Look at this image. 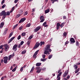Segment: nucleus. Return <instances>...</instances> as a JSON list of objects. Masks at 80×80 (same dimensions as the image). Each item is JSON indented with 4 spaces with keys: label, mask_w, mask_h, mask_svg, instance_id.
<instances>
[{
    "label": "nucleus",
    "mask_w": 80,
    "mask_h": 80,
    "mask_svg": "<svg viewBox=\"0 0 80 80\" xmlns=\"http://www.w3.org/2000/svg\"><path fill=\"white\" fill-rule=\"evenodd\" d=\"M6 12H5V11H3L0 13V16H3V17H2V18L3 20H4V18H5V17H7V15H10V12H9V11L7 12L6 14Z\"/></svg>",
    "instance_id": "1"
},
{
    "label": "nucleus",
    "mask_w": 80,
    "mask_h": 80,
    "mask_svg": "<svg viewBox=\"0 0 80 80\" xmlns=\"http://www.w3.org/2000/svg\"><path fill=\"white\" fill-rule=\"evenodd\" d=\"M50 45L48 44L47 45L45 48L46 50L44 52V54H45L46 55L48 54V53L49 52L48 50L50 49Z\"/></svg>",
    "instance_id": "2"
},
{
    "label": "nucleus",
    "mask_w": 80,
    "mask_h": 80,
    "mask_svg": "<svg viewBox=\"0 0 80 80\" xmlns=\"http://www.w3.org/2000/svg\"><path fill=\"white\" fill-rule=\"evenodd\" d=\"M36 70H37L36 73H39L41 72V70H42V71H45L46 70V68H44L40 69V67H37L36 68Z\"/></svg>",
    "instance_id": "3"
},
{
    "label": "nucleus",
    "mask_w": 80,
    "mask_h": 80,
    "mask_svg": "<svg viewBox=\"0 0 80 80\" xmlns=\"http://www.w3.org/2000/svg\"><path fill=\"white\" fill-rule=\"evenodd\" d=\"M3 47H5V48H4V50L5 52H7V51L9 50L10 46L9 45H8V44H5L3 45Z\"/></svg>",
    "instance_id": "4"
},
{
    "label": "nucleus",
    "mask_w": 80,
    "mask_h": 80,
    "mask_svg": "<svg viewBox=\"0 0 80 80\" xmlns=\"http://www.w3.org/2000/svg\"><path fill=\"white\" fill-rule=\"evenodd\" d=\"M69 72V70H68L66 71L65 72H64V74H63V77L64 78L66 77L67 75H68V72Z\"/></svg>",
    "instance_id": "5"
},
{
    "label": "nucleus",
    "mask_w": 80,
    "mask_h": 80,
    "mask_svg": "<svg viewBox=\"0 0 80 80\" xmlns=\"http://www.w3.org/2000/svg\"><path fill=\"white\" fill-rule=\"evenodd\" d=\"M3 59H4V63H7V62L8 61V57H3Z\"/></svg>",
    "instance_id": "6"
},
{
    "label": "nucleus",
    "mask_w": 80,
    "mask_h": 80,
    "mask_svg": "<svg viewBox=\"0 0 80 80\" xmlns=\"http://www.w3.org/2000/svg\"><path fill=\"white\" fill-rule=\"evenodd\" d=\"M17 47H18L17 44L14 45L12 48V50H14V52H16V51L17 50Z\"/></svg>",
    "instance_id": "7"
},
{
    "label": "nucleus",
    "mask_w": 80,
    "mask_h": 80,
    "mask_svg": "<svg viewBox=\"0 0 80 80\" xmlns=\"http://www.w3.org/2000/svg\"><path fill=\"white\" fill-rule=\"evenodd\" d=\"M41 26H39L36 27L35 29H34V32H37L38 30L41 28Z\"/></svg>",
    "instance_id": "8"
},
{
    "label": "nucleus",
    "mask_w": 80,
    "mask_h": 80,
    "mask_svg": "<svg viewBox=\"0 0 80 80\" xmlns=\"http://www.w3.org/2000/svg\"><path fill=\"white\" fill-rule=\"evenodd\" d=\"M40 44L38 42H36V44H35V46H34V47L33 48L34 49H35V48H37L39 47L40 46Z\"/></svg>",
    "instance_id": "9"
},
{
    "label": "nucleus",
    "mask_w": 80,
    "mask_h": 80,
    "mask_svg": "<svg viewBox=\"0 0 80 80\" xmlns=\"http://www.w3.org/2000/svg\"><path fill=\"white\" fill-rule=\"evenodd\" d=\"M26 20V18H21L19 22V23H21L23 22Z\"/></svg>",
    "instance_id": "10"
},
{
    "label": "nucleus",
    "mask_w": 80,
    "mask_h": 80,
    "mask_svg": "<svg viewBox=\"0 0 80 80\" xmlns=\"http://www.w3.org/2000/svg\"><path fill=\"white\" fill-rule=\"evenodd\" d=\"M70 42L72 43H75V39L73 38H71L70 39Z\"/></svg>",
    "instance_id": "11"
},
{
    "label": "nucleus",
    "mask_w": 80,
    "mask_h": 80,
    "mask_svg": "<svg viewBox=\"0 0 80 80\" xmlns=\"http://www.w3.org/2000/svg\"><path fill=\"white\" fill-rule=\"evenodd\" d=\"M4 26V22H2L1 23L0 25V28H2L3 27V26Z\"/></svg>",
    "instance_id": "12"
},
{
    "label": "nucleus",
    "mask_w": 80,
    "mask_h": 80,
    "mask_svg": "<svg viewBox=\"0 0 80 80\" xmlns=\"http://www.w3.org/2000/svg\"><path fill=\"white\" fill-rule=\"evenodd\" d=\"M40 46H42V45H43L45 44V42L43 41H41L40 42Z\"/></svg>",
    "instance_id": "13"
},
{
    "label": "nucleus",
    "mask_w": 80,
    "mask_h": 80,
    "mask_svg": "<svg viewBox=\"0 0 80 80\" xmlns=\"http://www.w3.org/2000/svg\"><path fill=\"white\" fill-rule=\"evenodd\" d=\"M41 64L42 63L40 62H38L36 64V66H37V67H39V66H40V65H41Z\"/></svg>",
    "instance_id": "14"
},
{
    "label": "nucleus",
    "mask_w": 80,
    "mask_h": 80,
    "mask_svg": "<svg viewBox=\"0 0 80 80\" xmlns=\"http://www.w3.org/2000/svg\"><path fill=\"white\" fill-rule=\"evenodd\" d=\"M31 25V23H28L27 24L26 26V27H30Z\"/></svg>",
    "instance_id": "15"
},
{
    "label": "nucleus",
    "mask_w": 80,
    "mask_h": 80,
    "mask_svg": "<svg viewBox=\"0 0 80 80\" xmlns=\"http://www.w3.org/2000/svg\"><path fill=\"white\" fill-rule=\"evenodd\" d=\"M50 10L49 9H48L46 10L45 12V13H48L49 12Z\"/></svg>",
    "instance_id": "16"
},
{
    "label": "nucleus",
    "mask_w": 80,
    "mask_h": 80,
    "mask_svg": "<svg viewBox=\"0 0 80 80\" xmlns=\"http://www.w3.org/2000/svg\"><path fill=\"white\" fill-rule=\"evenodd\" d=\"M65 24L64 22H62V23L61 24H60V27L61 28H62L63 26H64V24Z\"/></svg>",
    "instance_id": "17"
},
{
    "label": "nucleus",
    "mask_w": 80,
    "mask_h": 80,
    "mask_svg": "<svg viewBox=\"0 0 80 80\" xmlns=\"http://www.w3.org/2000/svg\"><path fill=\"white\" fill-rule=\"evenodd\" d=\"M61 75H62V72H60V73L58 74L57 76V78H58L60 77L61 76Z\"/></svg>",
    "instance_id": "18"
},
{
    "label": "nucleus",
    "mask_w": 80,
    "mask_h": 80,
    "mask_svg": "<svg viewBox=\"0 0 80 80\" xmlns=\"http://www.w3.org/2000/svg\"><path fill=\"white\" fill-rule=\"evenodd\" d=\"M80 70V68H78L77 70H76L75 71V73H78L79 71Z\"/></svg>",
    "instance_id": "19"
},
{
    "label": "nucleus",
    "mask_w": 80,
    "mask_h": 80,
    "mask_svg": "<svg viewBox=\"0 0 80 80\" xmlns=\"http://www.w3.org/2000/svg\"><path fill=\"white\" fill-rule=\"evenodd\" d=\"M23 12V10H22V9L20 10V11H19V14H22Z\"/></svg>",
    "instance_id": "20"
},
{
    "label": "nucleus",
    "mask_w": 80,
    "mask_h": 80,
    "mask_svg": "<svg viewBox=\"0 0 80 80\" xmlns=\"http://www.w3.org/2000/svg\"><path fill=\"white\" fill-rule=\"evenodd\" d=\"M58 0H51V2H52V3H54L55 2H57Z\"/></svg>",
    "instance_id": "21"
},
{
    "label": "nucleus",
    "mask_w": 80,
    "mask_h": 80,
    "mask_svg": "<svg viewBox=\"0 0 80 80\" xmlns=\"http://www.w3.org/2000/svg\"><path fill=\"white\" fill-rule=\"evenodd\" d=\"M34 66H33L30 71V73H32V72H33V70H34Z\"/></svg>",
    "instance_id": "22"
},
{
    "label": "nucleus",
    "mask_w": 80,
    "mask_h": 80,
    "mask_svg": "<svg viewBox=\"0 0 80 80\" xmlns=\"http://www.w3.org/2000/svg\"><path fill=\"white\" fill-rule=\"evenodd\" d=\"M12 55H10V56H8V60H10V59H11V58H12Z\"/></svg>",
    "instance_id": "23"
},
{
    "label": "nucleus",
    "mask_w": 80,
    "mask_h": 80,
    "mask_svg": "<svg viewBox=\"0 0 80 80\" xmlns=\"http://www.w3.org/2000/svg\"><path fill=\"white\" fill-rule=\"evenodd\" d=\"M73 67L75 68V70H77V69L78 68V66H77L76 65H74Z\"/></svg>",
    "instance_id": "24"
},
{
    "label": "nucleus",
    "mask_w": 80,
    "mask_h": 80,
    "mask_svg": "<svg viewBox=\"0 0 80 80\" xmlns=\"http://www.w3.org/2000/svg\"><path fill=\"white\" fill-rule=\"evenodd\" d=\"M32 38H33V36L31 35V36H30L29 37V38H28V40H31V39H32Z\"/></svg>",
    "instance_id": "25"
},
{
    "label": "nucleus",
    "mask_w": 80,
    "mask_h": 80,
    "mask_svg": "<svg viewBox=\"0 0 80 80\" xmlns=\"http://www.w3.org/2000/svg\"><path fill=\"white\" fill-rule=\"evenodd\" d=\"M46 60H47V58H42L41 59V60L42 62H45V61H46Z\"/></svg>",
    "instance_id": "26"
},
{
    "label": "nucleus",
    "mask_w": 80,
    "mask_h": 80,
    "mask_svg": "<svg viewBox=\"0 0 80 80\" xmlns=\"http://www.w3.org/2000/svg\"><path fill=\"white\" fill-rule=\"evenodd\" d=\"M76 45L77 47H78V46H79V43L78 42V41H76Z\"/></svg>",
    "instance_id": "27"
},
{
    "label": "nucleus",
    "mask_w": 80,
    "mask_h": 80,
    "mask_svg": "<svg viewBox=\"0 0 80 80\" xmlns=\"http://www.w3.org/2000/svg\"><path fill=\"white\" fill-rule=\"evenodd\" d=\"M13 35V33L12 32H11L10 34L9 35L8 37V38H10V37H12V36Z\"/></svg>",
    "instance_id": "28"
},
{
    "label": "nucleus",
    "mask_w": 80,
    "mask_h": 80,
    "mask_svg": "<svg viewBox=\"0 0 80 80\" xmlns=\"http://www.w3.org/2000/svg\"><path fill=\"white\" fill-rule=\"evenodd\" d=\"M44 20H45V19H44V18H43L41 20V21H40V22L41 23L43 22Z\"/></svg>",
    "instance_id": "29"
},
{
    "label": "nucleus",
    "mask_w": 80,
    "mask_h": 80,
    "mask_svg": "<svg viewBox=\"0 0 80 80\" xmlns=\"http://www.w3.org/2000/svg\"><path fill=\"white\" fill-rule=\"evenodd\" d=\"M57 24L56 27H60V24L59 22H58Z\"/></svg>",
    "instance_id": "30"
},
{
    "label": "nucleus",
    "mask_w": 80,
    "mask_h": 80,
    "mask_svg": "<svg viewBox=\"0 0 80 80\" xmlns=\"http://www.w3.org/2000/svg\"><path fill=\"white\" fill-rule=\"evenodd\" d=\"M29 40V41H28L27 43V44L28 45H30V40Z\"/></svg>",
    "instance_id": "31"
},
{
    "label": "nucleus",
    "mask_w": 80,
    "mask_h": 80,
    "mask_svg": "<svg viewBox=\"0 0 80 80\" xmlns=\"http://www.w3.org/2000/svg\"><path fill=\"white\" fill-rule=\"evenodd\" d=\"M63 36L64 37H67V33L64 32L63 33Z\"/></svg>",
    "instance_id": "32"
},
{
    "label": "nucleus",
    "mask_w": 80,
    "mask_h": 80,
    "mask_svg": "<svg viewBox=\"0 0 80 80\" xmlns=\"http://www.w3.org/2000/svg\"><path fill=\"white\" fill-rule=\"evenodd\" d=\"M42 18H44V17L43 16H41L40 18V20H42Z\"/></svg>",
    "instance_id": "33"
},
{
    "label": "nucleus",
    "mask_w": 80,
    "mask_h": 80,
    "mask_svg": "<svg viewBox=\"0 0 80 80\" xmlns=\"http://www.w3.org/2000/svg\"><path fill=\"white\" fill-rule=\"evenodd\" d=\"M20 38H21V35H19L18 36L17 39H18V40H20Z\"/></svg>",
    "instance_id": "34"
},
{
    "label": "nucleus",
    "mask_w": 80,
    "mask_h": 80,
    "mask_svg": "<svg viewBox=\"0 0 80 80\" xmlns=\"http://www.w3.org/2000/svg\"><path fill=\"white\" fill-rule=\"evenodd\" d=\"M18 26V24H16V25L14 26L13 27V29H15L16 27H17Z\"/></svg>",
    "instance_id": "35"
},
{
    "label": "nucleus",
    "mask_w": 80,
    "mask_h": 80,
    "mask_svg": "<svg viewBox=\"0 0 80 80\" xmlns=\"http://www.w3.org/2000/svg\"><path fill=\"white\" fill-rule=\"evenodd\" d=\"M69 43V42L68 41H67L66 42H65L64 45H67V44H68V43Z\"/></svg>",
    "instance_id": "36"
},
{
    "label": "nucleus",
    "mask_w": 80,
    "mask_h": 80,
    "mask_svg": "<svg viewBox=\"0 0 80 80\" xmlns=\"http://www.w3.org/2000/svg\"><path fill=\"white\" fill-rule=\"evenodd\" d=\"M23 26H21L19 28V30H22L23 29Z\"/></svg>",
    "instance_id": "37"
},
{
    "label": "nucleus",
    "mask_w": 80,
    "mask_h": 80,
    "mask_svg": "<svg viewBox=\"0 0 80 80\" xmlns=\"http://www.w3.org/2000/svg\"><path fill=\"white\" fill-rule=\"evenodd\" d=\"M38 52H39V50H38L35 52L34 54H35L36 55H37V54H38Z\"/></svg>",
    "instance_id": "38"
},
{
    "label": "nucleus",
    "mask_w": 80,
    "mask_h": 80,
    "mask_svg": "<svg viewBox=\"0 0 80 80\" xmlns=\"http://www.w3.org/2000/svg\"><path fill=\"white\" fill-rule=\"evenodd\" d=\"M26 34V33H25V32H23L22 33L21 35L22 36H25V35Z\"/></svg>",
    "instance_id": "39"
},
{
    "label": "nucleus",
    "mask_w": 80,
    "mask_h": 80,
    "mask_svg": "<svg viewBox=\"0 0 80 80\" xmlns=\"http://www.w3.org/2000/svg\"><path fill=\"white\" fill-rule=\"evenodd\" d=\"M6 6V5L5 4H4L3 5L2 7V8H4Z\"/></svg>",
    "instance_id": "40"
},
{
    "label": "nucleus",
    "mask_w": 80,
    "mask_h": 80,
    "mask_svg": "<svg viewBox=\"0 0 80 80\" xmlns=\"http://www.w3.org/2000/svg\"><path fill=\"white\" fill-rule=\"evenodd\" d=\"M33 58H36L37 55L34 53L33 55Z\"/></svg>",
    "instance_id": "41"
},
{
    "label": "nucleus",
    "mask_w": 80,
    "mask_h": 80,
    "mask_svg": "<svg viewBox=\"0 0 80 80\" xmlns=\"http://www.w3.org/2000/svg\"><path fill=\"white\" fill-rule=\"evenodd\" d=\"M25 53H26V51H23L22 52V54H25Z\"/></svg>",
    "instance_id": "42"
},
{
    "label": "nucleus",
    "mask_w": 80,
    "mask_h": 80,
    "mask_svg": "<svg viewBox=\"0 0 80 80\" xmlns=\"http://www.w3.org/2000/svg\"><path fill=\"white\" fill-rule=\"evenodd\" d=\"M52 58V55H50L48 57V59H50Z\"/></svg>",
    "instance_id": "43"
},
{
    "label": "nucleus",
    "mask_w": 80,
    "mask_h": 80,
    "mask_svg": "<svg viewBox=\"0 0 80 80\" xmlns=\"http://www.w3.org/2000/svg\"><path fill=\"white\" fill-rule=\"evenodd\" d=\"M24 43V42H23V41H22L21 42H20V44L21 45H23V43Z\"/></svg>",
    "instance_id": "44"
},
{
    "label": "nucleus",
    "mask_w": 80,
    "mask_h": 80,
    "mask_svg": "<svg viewBox=\"0 0 80 80\" xmlns=\"http://www.w3.org/2000/svg\"><path fill=\"white\" fill-rule=\"evenodd\" d=\"M4 3H5V0H3L1 2L2 5H3Z\"/></svg>",
    "instance_id": "45"
},
{
    "label": "nucleus",
    "mask_w": 80,
    "mask_h": 80,
    "mask_svg": "<svg viewBox=\"0 0 80 80\" xmlns=\"http://www.w3.org/2000/svg\"><path fill=\"white\" fill-rule=\"evenodd\" d=\"M47 24V22H44L42 24V26H44L45 25Z\"/></svg>",
    "instance_id": "46"
},
{
    "label": "nucleus",
    "mask_w": 80,
    "mask_h": 80,
    "mask_svg": "<svg viewBox=\"0 0 80 80\" xmlns=\"http://www.w3.org/2000/svg\"><path fill=\"white\" fill-rule=\"evenodd\" d=\"M27 14H28V12L27 11H26L24 13V16H25V15H27Z\"/></svg>",
    "instance_id": "47"
},
{
    "label": "nucleus",
    "mask_w": 80,
    "mask_h": 80,
    "mask_svg": "<svg viewBox=\"0 0 80 80\" xmlns=\"http://www.w3.org/2000/svg\"><path fill=\"white\" fill-rule=\"evenodd\" d=\"M16 68H14V69H13L12 70V72H15V70H16Z\"/></svg>",
    "instance_id": "48"
},
{
    "label": "nucleus",
    "mask_w": 80,
    "mask_h": 80,
    "mask_svg": "<svg viewBox=\"0 0 80 80\" xmlns=\"http://www.w3.org/2000/svg\"><path fill=\"white\" fill-rule=\"evenodd\" d=\"M3 47V45H2L0 46V49H2Z\"/></svg>",
    "instance_id": "49"
},
{
    "label": "nucleus",
    "mask_w": 80,
    "mask_h": 80,
    "mask_svg": "<svg viewBox=\"0 0 80 80\" xmlns=\"http://www.w3.org/2000/svg\"><path fill=\"white\" fill-rule=\"evenodd\" d=\"M20 70L21 72H22V71L23 70V67H22L21 68Z\"/></svg>",
    "instance_id": "50"
},
{
    "label": "nucleus",
    "mask_w": 80,
    "mask_h": 80,
    "mask_svg": "<svg viewBox=\"0 0 80 80\" xmlns=\"http://www.w3.org/2000/svg\"><path fill=\"white\" fill-rule=\"evenodd\" d=\"M12 41V40L11 39H10L8 42V43H10V42H11Z\"/></svg>",
    "instance_id": "51"
},
{
    "label": "nucleus",
    "mask_w": 80,
    "mask_h": 80,
    "mask_svg": "<svg viewBox=\"0 0 80 80\" xmlns=\"http://www.w3.org/2000/svg\"><path fill=\"white\" fill-rule=\"evenodd\" d=\"M42 57L43 58H45V55L43 54L42 55Z\"/></svg>",
    "instance_id": "52"
},
{
    "label": "nucleus",
    "mask_w": 80,
    "mask_h": 80,
    "mask_svg": "<svg viewBox=\"0 0 80 80\" xmlns=\"http://www.w3.org/2000/svg\"><path fill=\"white\" fill-rule=\"evenodd\" d=\"M15 37H13L12 38H11V40H12V41H13V40H14V39H15Z\"/></svg>",
    "instance_id": "53"
},
{
    "label": "nucleus",
    "mask_w": 80,
    "mask_h": 80,
    "mask_svg": "<svg viewBox=\"0 0 80 80\" xmlns=\"http://www.w3.org/2000/svg\"><path fill=\"white\" fill-rule=\"evenodd\" d=\"M14 10H15V7H13L12 8V10L14 11Z\"/></svg>",
    "instance_id": "54"
},
{
    "label": "nucleus",
    "mask_w": 80,
    "mask_h": 80,
    "mask_svg": "<svg viewBox=\"0 0 80 80\" xmlns=\"http://www.w3.org/2000/svg\"><path fill=\"white\" fill-rule=\"evenodd\" d=\"M18 0H15L14 1V3H17V2H18Z\"/></svg>",
    "instance_id": "55"
},
{
    "label": "nucleus",
    "mask_w": 80,
    "mask_h": 80,
    "mask_svg": "<svg viewBox=\"0 0 80 80\" xmlns=\"http://www.w3.org/2000/svg\"><path fill=\"white\" fill-rule=\"evenodd\" d=\"M63 18L64 19H66V18H67V17H66V16H64Z\"/></svg>",
    "instance_id": "56"
},
{
    "label": "nucleus",
    "mask_w": 80,
    "mask_h": 80,
    "mask_svg": "<svg viewBox=\"0 0 80 80\" xmlns=\"http://www.w3.org/2000/svg\"><path fill=\"white\" fill-rule=\"evenodd\" d=\"M70 75H69L67 77V78L68 80V79H69V78H70Z\"/></svg>",
    "instance_id": "57"
},
{
    "label": "nucleus",
    "mask_w": 80,
    "mask_h": 80,
    "mask_svg": "<svg viewBox=\"0 0 80 80\" xmlns=\"http://www.w3.org/2000/svg\"><path fill=\"white\" fill-rule=\"evenodd\" d=\"M7 31H8V28H6L5 31V32H6V33H7Z\"/></svg>",
    "instance_id": "58"
},
{
    "label": "nucleus",
    "mask_w": 80,
    "mask_h": 80,
    "mask_svg": "<svg viewBox=\"0 0 80 80\" xmlns=\"http://www.w3.org/2000/svg\"><path fill=\"white\" fill-rule=\"evenodd\" d=\"M61 71V69H59V70L58 71V73H60V72Z\"/></svg>",
    "instance_id": "59"
},
{
    "label": "nucleus",
    "mask_w": 80,
    "mask_h": 80,
    "mask_svg": "<svg viewBox=\"0 0 80 80\" xmlns=\"http://www.w3.org/2000/svg\"><path fill=\"white\" fill-rule=\"evenodd\" d=\"M44 27H48V25L47 24L44 25Z\"/></svg>",
    "instance_id": "60"
},
{
    "label": "nucleus",
    "mask_w": 80,
    "mask_h": 80,
    "mask_svg": "<svg viewBox=\"0 0 80 80\" xmlns=\"http://www.w3.org/2000/svg\"><path fill=\"white\" fill-rule=\"evenodd\" d=\"M57 78V80H60V77H59Z\"/></svg>",
    "instance_id": "61"
},
{
    "label": "nucleus",
    "mask_w": 80,
    "mask_h": 80,
    "mask_svg": "<svg viewBox=\"0 0 80 80\" xmlns=\"http://www.w3.org/2000/svg\"><path fill=\"white\" fill-rule=\"evenodd\" d=\"M21 44H19L18 46V48H20V46H21Z\"/></svg>",
    "instance_id": "62"
},
{
    "label": "nucleus",
    "mask_w": 80,
    "mask_h": 80,
    "mask_svg": "<svg viewBox=\"0 0 80 80\" xmlns=\"http://www.w3.org/2000/svg\"><path fill=\"white\" fill-rule=\"evenodd\" d=\"M50 79L48 78H46V79H45V80H49Z\"/></svg>",
    "instance_id": "63"
},
{
    "label": "nucleus",
    "mask_w": 80,
    "mask_h": 80,
    "mask_svg": "<svg viewBox=\"0 0 80 80\" xmlns=\"http://www.w3.org/2000/svg\"><path fill=\"white\" fill-rule=\"evenodd\" d=\"M63 80H68V79H67V78H63Z\"/></svg>",
    "instance_id": "64"
}]
</instances>
